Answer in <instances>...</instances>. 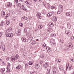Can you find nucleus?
<instances>
[{
	"label": "nucleus",
	"instance_id": "f8f14e48",
	"mask_svg": "<svg viewBox=\"0 0 74 74\" xmlns=\"http://www.w3.org/2000/svg\"><path fill=\"white\" fill-rule=\"evenodd\" d=\"M59 9L60 10H61L63 11V6H62L61 5H59Z\"/></svg>",
	"mask_w": 74,
	"mask_h": 74
},
{
	"label": "nucleus",
	"instance_id": "052dcab7",
	"mask_svg": "<svg viewBox=\"0 0 74 74\" xmlns=\"http://www.w3.org/2000/svg\"><path fill=\"white\" fill-rule=\"evenodd\" d=\"M53 33H52L51 34V36L52 37H53Z\"/></svg>",
	"mask_w": 74,
	"mask_h": 74
},
{
	"label": "nucleus",
	"instance_id": "79ce46f5",
	"mask_svg": "<svg viewBox=\"0 0 74 74\" xmlns=\"http://www.w3.org/2000/svg\"><path fill=\"white\" fill-rule=\"evenodd\" d=\"M6 23L7 25H8L9 24V21H6Z\"/></svg>",
	"mask_w": 74,
	"mask_h": 74
},
{
	"label": "nucleus",
	"instance_id": "72a5a7b5",
	"mask_svg": "<svg viewBox=\"0 0 74 74\" xmlns=\"http://www.w3.org/2000/svg\"><path fill=\"white\" fill-rule=\"evenodd\" d=\"M60 41L61 42L63 43L64 42V40L63 39H60Z\"/></svg>",
	"mask_w": 74,
	"mask_h": 74
},
{
	"label": "nucleus",
	"instance_id": "3c124183",
	"mask_svg": "<svg viewBox=\"0 0 74 74\" xmlns=\"http://www.w3.org/2000/svg\"><path fill=\"white\" fill-rule=\"evenodd\" d=\"M45 65H49V64H48V62H46V63L45 64Z\"/></svg>",
	"mask_w": 74,
	"mask_h": 74
},
{
	"label": "nucleus",
	"instance_id": "b1692460",
	"mask_svg": "<svg viewBox=\"0 0 74 74\" xmlns=\"http://www.w3.org/2000/svg\"><path fill=\"white\" fill-rule=\"evenodd\" d=\"M62 10H59L57 12V14H60V13H61V12H62Z\"/></svg>",
	"mask_w": 74,
	"mask_h": 74
},
{
	"label": "nucleus",
	"instance_id": "9d476101",
	"mask_svg": "<svg viewBox=\"0 0 74 74\" xmlns=\"http://www.w3.org/2000/svg\"><path fill=\"white\" fill-rule=\"evenodd\" d=\"M22 8L23 10H24V11H27V9H25V6H24V5H22Z\"/></svg>",
	"mask_w": 74,
	"mask_h": 74
},
{
	"label": "nucleus",
	"instance_id": "412c9836",
	"mask_svg": "<svg viewBox=\"0 0 74 74\" xmlns=\"http://www.w3.org/2000/svg\"><path fill=\"white\" fill-rule=\"evenodd\" d=\"M5 15V12L4 11H2V16H4Z\"/></svg>",
	"mask_w": 74,
	"mask_h": 74
},
{
	"label": "nucleus",
	"instance_id": "6e6d98bb",
	"mask_svg": "<svg viewBox=\"0 0 74 74\" xmlns=\"http://www.w3.org/2000/svg\"><path fill=\"white\" fill-rule=\"evenodd\" d=\"M2 36V34L1 33H0V37H1V36Z\"/></svg>",
	"mask_w": 74,
	"mask_h": 74
},
{
	"label": "nucleus",
	"instance_id": "bb28decb",
	"mask_svg": "<svg viewBox=\"0 0 74 74\" xmlns=\"http://www.w3.org/2000/svg\"><path fill=\"white\" fill-rule=\"evenodd\" d=\"M24 32L25 33H27V29L26 28H24Z\"/></svg>",
	"mask_w": 74,
	"mask_h": 74
},
{
	"label": "nucleus",
	"instance_id": "39448f33",
	"mask_svg": "<svg viewBox=\"0 0 74 74\" xmlns=\"http://www.w3.org/2000/svg\"><path fill=\"white\" fill-rule=\"evenodd\" d=\"M16 33L17 36H20L21 34V30H18V31H17Z\"/></svg>",
	"mask_w": 74,
	"mask_h": 74
},
{
	"label": "nucleus",
	"instance_id": "f03ea898",
	"mask_svg": "<svg viewBox=\"0 0 74 74\" xmlns=\"http://www.w3.org/2000/svg\"><path fill=\"white\" fill-rule=\"evenodd\" d=\"M18 58H19V55L18 54L16 55L15 57L12 56L11 57V60L12 62H15V60H17L18 59Z\"/></svg>",
	"mask_w": 74,
	"mask_h": 74
},
{
	"label": "nucleus",
	"instance_id": "4be33fe9",
	"mask_svg": "<svg viewBox=\"0 0 74 74\" xmlns=\"http://www.w3.org/2000/svg\"><path fill=\"white\" fill-rule=\"evenodd\" d=\"M70 60L72 62H74V57H73L71 58Z\"/></svg>",
	"mask_w": 74,
	"mask_h": 74
},
{
	"label": "nucleus",
	"instance_id": "864d4df0",
	"mask_svg": "<svg viewBox=\"0 0 74 74\" xmlns=\"http://www.w3.org/2000/svg\"><path fill=\"white\" fill-rule=\"evenodd\" d=\"M26 4H30V3H29V2H26Z\"/></svg>",
	"mask_w": 74,
	"mask_h": 74
},
{
	"label": "nucleus",
	"instance_id": "7c9ffc66",
	"mask_svg": "<svg viewBox=\"0 0 74 74\" xmlns=\"http://www.w3.org/2000/svg\"><path fill=\"white\" fill-rule=\"evenodd\" d=\"M7 72L8 73H9V72H10V69L8 68V67H7Z\"/></svg>",
	"mask_w": 74,
	"mask_h": 74
},
{
	"label": "nucleus",
	"instance_id": "4d7b16f0",
	"mask_svg": "<svg viewBox=\"0 0 74 74\" xmlns=\"http://www.w3.org/2000/svg\"><path fill=\"white\" fill-rule=\"evenodd\" d=\"M43 46H44V47H46V44H45V43H44L43 44Z\"/></svg>",
	"mask_w": 74,
	"mask_h": 74
},
{
	"label": "nucleus",
	"instance_id": "13d9d810",
	"mask_svg": "<svg viewBox=\"0 0 74 74\" xmlns=\"http://www.w3.org/2000/svg\"><path fill=\"white\" fill-rule=\"evenodd\" d=\"M66 70H67V69H68V67H69V65H68V66H67V65H66Z\"/></svg>",
	"mask_w": 74,
	"mask_h": 74
},
{
	"label": "nucleus",
	"instance_id": "a19ab883",
	"mask_svg": "<svg viewBox=\"0 0 74 74\" xmlns=\"http://www.w3.org/2000/svg\"><path fill=\"white\" fill-rule=\"evenodd\" d=\"M56 34H53V37H55V36H56Z\"/></svg>",
	"mask_w": 74,
	"mask_h": 74
},
{
	"label": "nucleus",
	"instance_id": "5fc2aeb1",
	"mask_svg": "<svg viewBox=\"0 0 74 74\" xmlns=\"http://www.w3.org/2000/svg\"><path fill=\"white\" fill-rule=\"evenodd\" d=\"M2 64H5L4 62H3L2 63Z\"/></svg>",
	"mask_w": 74,
	"mask_h": 74
},
{
	"label": "nucleus",
	"instance_id": "2f4dec72",
	"mask_svg": "<svg viewBox=\"0 0 74 74\" xmlns=\"http://www.w3.org/2000/svg\"><path fill=\"white\" fill-rule=\"evenodd\" d=\"M19 26H20L21 27H22L23 26V24L21 23H19Z\"/></svg>",
	"mask_w": 74,
	"mask_h": 74
},
{
	"label": "nucleus",
	"instance_id": "49530a36",
	"mask_svg": "<svg viewBox=\"0 0 74 74\" xmlns=\"http://www.w3.org/2000/svg\"><path fill=\"white\" fill-rule=\"evenodd\" d=\"M24 19H25L26 20H27V18L26 17H25Z\"/></svg>",
	"mask_w": 74,
	"mask_h": 74
},
{
	"label": "nucleus",
	"instance_id": "69168bd1",
	"mask_svg": "<svg viewBox=\"0 0 74 74\" xmlns=\"http://www.w3.org/2000/svg\"><path fill=\"white\" fill-rule=\"evenodd\" d=\"M7 17H8V16H6L5 17V19H7Z\"/></svg>",
	"mask_w": 74,
	"mask_h": 74
},
{
	"label": "nucleus",
	"instance_id": "de8ad7c7",
	"mask_svg": "<svg viewBox=\"0 0 74 74\" xmlns=\"http://www.w3.org/2000/svg\"><path fill=\"white\" fill-rule=\"evenodd\" d=\"M43 5L44 6H45V7H46V6H45V5H46V4H45V2H43Z\"/></svg>",
	"mask_w": 74,
	"mask_h": 74
},
{
	"label": "nucleus",
	"instance_id": "1a4fd4ad",
	"mask_svg": "<svg viewBox=\"0 0 74 74\" xmlns=\"http://www.w3.org/2000/svg\"><path fill=\"white\" fill-rule=\"evenodd\" d=\"M36 16L38 18V19H41V16H40V13L37 14H36Z\"/></svg>",
	"mask_w": 74,
	"mask_h": 74
},
{
	"label": "nucleus",
	"instance_id": "20e7f679",
	"mask_svg": "<svg viewBox=\"0 0 74 74\" xmlns=\"http://www.w3.org/2000/svg\"><path fill=\"white\" fill-rule=\"evenodd\" d=\"M56 71L57 69L55 68V67L53 68V74H56Z\"/></svg>",
	"mask_w": 74,
	"mask_h": 74
},
{
	"label": "nucleus",
	"instance_id": "09e8293b",
	"mask_svg": "<svg viewBox=\"0 0 74 74\" xmlns=\"http://www.w3.org/2000/svg\"><path fill=\"white\" fill-rule=\"evenodd\" d=\"M40 57L41 58H44V56H42V55H41L40 56Z\"/></svg>",
	"mask_w": 74,
	"mask_h": 74
},
{
	"label": "nucleus",
	"instance_id": "2eb2a0df",
	"mask_svg": "<svg viewBox=\"0 0 74 74\" xmlns=\"http://www.w3.org/2000/svg\"><path fill=\"white\" fill-rule=\"evenodd\" d=\"M32 38L31 37H30L29 36H28V37L27 38V41H32Z\"/></svg>",
	"mask_w": 74,
	"mask_h": 74
},
{
	"label": "nucleus",
	"instance_id": "f257e3e1",
	"mask_svg": "<svg viewBox=\"0 0 74 74\" xmlns=\"http://www.w3.org/2000/svg\"><path fill=\"white\" fill-rule=\"evenodd\" d=\"M68 46L69 48L66 49H64V51H69L70 49H71L72 48V47H73V44H72V43H68Z\"/></svg>",
	"mask_w": 74,
	"mask_h": 74
},
{
	"label": "nucleus",
	"instance_id": "ddd939ff",
	"mask_svg": "<svg viewBox=\"0 0 74 74\" xmlns=\"http://www.w3.org/2000/svg\"><path fill=\"white\" fill-rule=\"evenodd\" d=\"M66 15L67 16H71L72 15L71 14V13H70V12H67L66 13Z\"/></svg>",
	"mask_w": 74,
	"mask_h": 74
},
{
	"label": "nucleus",
	"instance_id": "cd10ccee",
	"mask_svg": "<svg viewBox=\"0 0 74 74\" xmlns=\"http://www.w3.org/2000/svg\"><path fill=\"white\" fill-rule=\"evenodd\" d=\"M67 24L68 25V29H70V27H71V26L70 25V24H68V23H67Z\"/></svg>",
	"mask_w": 74,
	"mask_h": 74
},
{
	"label": "nucleus",
	"instance_id": "6ab92c4d",
	"mask_svg": "<svg viewBox=\"0 0 74 74\" xmlns=\"http://www.w3.org/2000/svg\"><path fill=\"white\" fill-rule=\"evenodd\" d=\"M50 71H51V70L50 69H48L47 70V74H50Z\"/></svg>",
	"mask_w": 74,
	"mask_h": 74
},
{
	"label": "nucleus",
	"instance_id": "423d86ee",
	"mask_svg": "<svg viewBox=\"0 0 74 74\" xmlns=\"http://www.w3.org/2000/svg\"><path fill=\"white\" fill-rule=\"evenodd\" d=\"M65 33H66L68 36H70V32L68 30H66L65 31Z\"/></svg>",
	"mask_w": 74,
	"mask_h": 74
},
{
	"label": "nucleus",
	"instance_id": "9b49d317",
	"mask_svg": "<svg viewBox=\"0 0 74 74\" xmlns=\"http://www.w3.org/2000/svg\"><path fill=\"white\" fill-rule=\"evenodd\" d=\"M49 25L51 27H53V26H54V25H53V24L52 23H49Z\"/></svg>",
	"mask_w": 74,
	"mask_h": 74
},
{
	"label": "nucleus",
	"instance_id": "7ed1b4c3",
	"mask_svg": "<svg viewBox=\"0 0 74 74\" xmlns=\"http://www.w3.org/2000/svg\"><path fill=\"white\" fill-rule=\"evenodd\" d=\"M6 37H12L14 36V34L12 33H9L8 34H6Z\"/></svg>",
	"mask_w": 74,
	"mask_h": 74
},
{
	"label": "nucleus",
	"instance_id": "c03bdc74",
	"mask_svg": "<svg viewBox=\"0 0 74 74\" xmlns=\"http://www.w3.org/2000/svg\"><path fill=\"white\" fill-rule=\"evenodd\" d=\"M73 68V67H72V66H70L69 67V69H72Z\"/></svg>",
	"mask_w": 74,
	"mask_h": 74
},
{
	"label": "nucleus",
	"instance_id": "c9c22d12",
	"mask_svg": "<svg viewBox=\"0 0 74 74\" xmlns=\"http://www.w3.org/2000/svg\"><path fill=\"white\" fill-rule=\"evenodd\" d=\"M44 67H45L46 68H47L48 67V65H44L43 66Z\"/></svg>",
	"mask_w": 74,
	"mask_h": 74
},
{
	"label": "nucleus",
	"instance_id": "f704fd0d",
	"mask_svg": "<svg viewBox=\"0 0 74 74\" xmlns=\"http://www.w3.org/2000/svg\"><path fill=\"white\" fill-rule=\"evenodd\" d=\"M50 29H51L50 28V27H48L47 28V30L48 31H50Z\"/></svg>",
	"mask_w": 74,
	"mask_h": 74
},
{
	"label": "nucleus",
	"instance_id": "c756f323",
	"mask_svg": "<svg viewBox=\"0 0 74 74\" xmlns=\"http://www.w3.org/2000/svg\"><path fill=\"white\" fill-rule=\"evenodd\" d=\"M2 49L3 51H4L5 50V46L4 45V46H2Z\"/></svg>",
	"mask_w": 74,
	"mask_h": 74
},
{
	"label": "nucleus",
	"instance_id": "680f3d73",
	"mask_svg": "<svg viewBox=\"0 0 74 74\" xmlns=\"http://www.w3.org/2000/svg\"><path fill=\"white\" fill-rule=\"evenodd\" d=\"M7 64H8V65H10V63L9 62H7Z\"/></svg>",
	"mask_w": 74,
	"mask_h": 74
},
{
	"label": "nucleus",
	"instance_id": "4c0bfd02",
	"mask_svg": "<svg viewBox=\"0 0 74 74\" xmlns=\"http://www.w3.org/2000/svg\"><path fill=\"white\" fill-rule=\"evenodd\" d=\"M43 13L45 14H46V10H43Z\"/></svg>",
	"mask_w": 74,
	"mask_h": 74
},
{
	"label": "nucleus",
	"instance_id": "ea45409f",
	"mask_svg": "<svg viewBox=\"0 0 74 74\" xmlns=\"http://www.w3.org/2000/svg\"><path fill=\"white\" fill-rule=\"evenodd\" d=\"M10 58V57H7V58H6V60H9V59Z\"/></svg>",
	"mask_w": 74,
	"mask_h": 74
},
{
	"label": "nucleus",
	"instance_id": "393cba45",
	"mask_svg": "<svg viewBox=\"0 0 74 74\" xmlns=\"http://www.w3.org/2000/svg\"><path fill=\"white\" fill-rule=\"evenodd\" d=\"M43 26H42L41 25H40L39 26H38V28H39V29H42V27H43Z\"/></svg>",
	"mask_w": 74,
	"mask_h": 74
},
{
	"label": "nucleus",
	"instance_id": "0eeeda50",
	"mask_svg": "<svg viewBox=\"0 0 74 74\" xmlns=\"http://www.w3.org/2000/svg\"><path fill=\"white\" fill-rule=\"evenodd\" d=\"M59 67L60 71H63V67H62V65H59Z\"/></svg>",
	"mask_w": 74,
	"mask_h": 74
},
{
	"label": "nucleus",
	"instance_id": "6e6552de",
	"mask_svg": "<svg viewBox=\"0 0 74 74\" xmlns=\"http://www.w3.org/2000/svg\"><path fill=\"white\" fill-rule=\"evenodd\" d=\"M21 40L23 42H26V39L25 38H21Z\"/></svg>",
	"mask_w": 74,
	"mask_h": 74
},
{
	"label": "nucleus",
	"instance_id": "bf43d9fd",
	"mask_svg": "<svg viewBox=\"0 0 74 74\" xmlns=\"http://www.w3.org/2000/svg\"><path fill=\"white\" fill-rule=\"evenodd\" d=\"M25 16L22 17V19H24L25 18Z\"/></svg>",
	"mask_w": 74,
	"mask_h": 74
},
{
	"label": "nucleus",
	"instance_id": "0e129e2a",
	"mask_svg": "<svg viewBox=\"0 0 74 74\" xmlns=\"http://www.w3.org/2000/svg\"><path fill=\"white\" fill-rule=\"evenodd\" d=\"M18 68H19V66H17V67L16 68V69H18Z\"/></svg>",
	"mask_w": 74,
	"mask_h": 74
},
{
	"label": "nucleus",
	"instance_id": "e433bc0d",
	"mask_svg": "<svg viewBox=\"0 0 74 74\" xmlns=\"http://www.w3.org/2000/svg\"><path fill=\"white\" fill-rule=\"evenodd\" d=\"M56 62H57L58 63H60L59 61V60H58V59H57L56 60Z\"/></svg>",
	"mask_w": 74,
	"mask_h": 74
},
{
	"label": "nucleus",
	"instance_id": "473e14b6",
	"mask_svg": "<svg viewBox=\"0 0 74 74\" xmlns=\"http://www.w3.org/2000/svg\"><path fill=\"white\" fill-rule=\"evenodd\" d=\"M51 9H55V8H56V7H55L53 6H52L51 7Z\"/></svg>",
	"mask_w": 74,
	"mask_h": 74
},
{
	"label": "nucleus",
	"instance_id": "4468645a",
	"mask_svg": "<svg viewBox=\"0 0 74 74\" xmlns=\"http://www.w3.org/2000/svg\"><path fill=\"white\" fill-rule=\"evenodd\" d=\"M46 49L47 50V52H48L51 51V48H50V47L48 46L47 47Z\"/></svg>",
	"mask_w": 74,
	"mask_h": 74
},
{
	"label": "nucleus",
	"instance_id": "f3484780",
	"mask_svg": "<svg viewBox=\"0 0 74 74\" xmlns=\"http://www.w3.org/2000/svg\"><path fill=\"white\" fill-rule=\"evenodd\" d=\"M5 69L4 68H2V69L1 70V73H3L4 71H5Z\"/></svg>",
	"mask_w": 74,
	"mask_h": 74
},
{
	"label": "nucleus",
	"instance_id": "774afa93",
	"mask_svg": "<svg viewBox=\"0 0 74 74\" xmlns=\"http://www.w3.org/2000/svg\"><path fill=\"white\" fill-rule=\"evenodd\" d=\"M18 6H20V5H21V3H18Z\"/></svg>",
	"mask_w": 74,
	"mask_h": 74
},
{
	"label": "nucleus",
	"instance_id": "aec40b11",
	"mask_svg": "<svg viewBox=\"0 0 74 74\" xmlns=\"http://www.w3.org/2000/svg\"><path fill=\"white\" fill-rule=\"evenodd\" d=\"M52 15V13H49L48 14L47 16H51Z\"/></svg>",
	"mask_w": 74,
	"mask_h": 74
},
{
	"label": "nucleus",
	"instance_id": "5701e85b",
	"mask_svg": "<svg viewBox=\"0 0 74 74\" xmlns=\"http://www.w3.org/2000/svg\"><path fill=\"white\" fill-rule=\"evenodd\" d=\"M12 5L11 4V3L9 2V3L7 5V6L8 7H11Z\"/></svg>",
	"mask_w": 74,
	"mask_h": 74
},
{
	"label": "nucleus",
	"instance_id": "58836bf2",
	"mask_svg": "<svg viewBox=\"0 0 74 74\" xmlns=\"http://www.w3.org/2000/svg\"><path fill=\"white\" fill-rule=\"evenodd\" d=\"M14 1L15 2L17 3H18V0H15Z\"/></svg>",
	"mask_w": 74,
	"mask_h": 74
},
{
	"label": "nucleus",
	"instance_id": "a18cd8bd",
	"mask_svg": "<svg viewBox=\"0 0 74 74\" xmlns=\"http://www.w3.org/2000/svg\"><path fill=\"white\" fill-rule=\"evenodd\" d=\"M58 61H59V62H61V59H58Z\"/></svg>",
	"mask_w": 74,
	"mask_h": 74
},
{
	"label": "nucleus",
	"instance_id": "338daca9",
	"mask_svg": "<svg viewBox=\"0 0 74 74\" xmlns=\"http://www.w3.org/2000/svg\"><path fill=\"white\" fill-rule=\"evenodd\" d=\"M20 1H23L24 0H19Z\"/></svg>",
	"mask_w": 74,
	"mask_h": 74
},
{
	"label": "nucleus",
	"instance_id": "a878e982",
	"mask_svg": "<svg viewBox=\"0 0 74 74\" xmlns=\"http://www.w3.org/2000/svg\"><path fill=\"white\" fill-rule=\"evenodd\" d=\"M29 65H32L33 64V63L32 62L29 61Z\"/></svg>",
	"mask_w": 74,
	"mask_h": 74
},
{
	"label": "nucleus",
	"instance_id": "603ef678",
	"mask_svg": "<svg viewBox=\"0 0 74 74\" xmlns=\"http://www.w3.org/2000/svg\"><path fill=\"white\" fill-rule=\"evenodd\" d=\"M40 2V3H41L42 2V0H38Z\"/></svg>",
	"mask_w": 74,
	"mask_h": 74
},
{
	"label": "nucleus",
	"instance_id": "c85d7f7f",
	"mask_svg": "<svg viewBox=\"0 0 74 74\" xmlns=\"http://www.w3.org/2000/svg\"><path fill=\"white\" fill-rule=\"evenodd\" d=\"M36 69H38L40 67V65H36Z\"/></svg>",
	"mask_w": 74,
	"mask_h": 74
},
{
	"label": "nucleus",
	"instance_id": "8fccbe9b",
	"mask_svg": "<svg viewBox=\"0 0 74 74\" xmlns=\"http://www.w3.org/2000/svg\"><path fill=\"white\" fill-rule=\"evenodd\" d=\"M40 64H42V60H41V61H40Z\"/></svg>",
	"mask_w": 74,
	"mask_h": 74
},
{
	"label": "nucleus",
	"instance_id": "e2e57ef3",
	"mask_svg": "<svg viewBox=\"0 0 74 74\" xmlns=\"http://www.w3.org/2000/svg\"><path fill=\"white\" fill-rule=\"evenodd\" d=\"M34 1L35 3L37 1V0H34Z\"/></svg>",
	"mask_w": 74,
	"mask_h": 74
},
{
	"label": "nucleus",
	"instance_id": "dca6fc26",
	"mask_svg": "<svg viewBox=\"0 0 74 74\" xmlns=\"http://www.w3.org/2000/svg\"><path fill=\"white\" fill-rule=\"evenodd\" d=\"M37 43V42L35 40H33L32 42L31 43L32 45H34V44H36Z\"/></svg>",
	"mask_w": 74,
	"mask_h": 74
},
{
	"label": "nucleus",
	"instance_id": "a211bd4d",
	"mask_svg": "<svg viewBox=\"0 0 74 74\" xmlns=\"http://www.w3.org/2000/svg\"><path fill=\"white\" fill-rule=\"evenodd\" d=\"M52 20L53 21H57V18L56 16H54Z\"/></svg>",
	"mask_w": 74,
	"mask_h": 74
},
{
	"label": "nucleus",
	"instance_id": "37998d69",
	"mask_svg": "<svg viewBox=\"0 0 74 74\" xmlns=\"http://www.w3.org/2000/svg\"><path fill=\"white\" fill-rule=\"evenodd\" d=\"M71 40H74V36H72L71 38Z\"/></svg>",
	"mask_w": 74,
	"mask_h": 74
}]
</instances>
